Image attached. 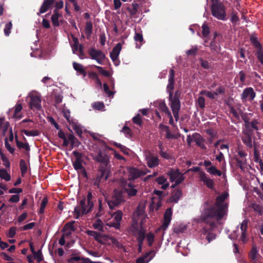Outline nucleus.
<instances>
[{"mask_svg": "<svg viewBox=\"0 0 263 263\" xmlns=\"http://www.w3.org/2000/svg\"><path fill=\"white\" fill-rule=\"evenodd\" d=\"M62 15L60 14L57 10H53V13L51 17V20L53 26L58 27L60 25L59 22V18L61 17Z\"/></svg>", "mask_w": 263, "mask_h": 263, "instance_id": "c85d7f7f", "label": "nucleus"}, {"mask_svg": "<svg viewBox=\"0 0 263 263\" xmlns=\"http://www.w3.org/2000/svg\"><path fill=\"white\" fill-rule=\"evenodd\" d=\"M12 23L11 22L7 23L5 25L4 31L5 34L6 36H9V34H10V33L11 32V29L12 28Z\"/></svg>", "mask_w": 263, "mask_h": 263, "instance_id": "09e8293b", "label": "nucleus"}, {"mask_svg": "<svg viewBox=\"0 0 263 263\" xmlns=\"http://www.w3.org/2000/svg\"><path fill=\"white\" fill-rule=\"evenodd\" d=\"M133 9H131L130 8L128 7L127 8V10L129 11L130 13V16H135L138 11V9L139 8V5L137 3H133L132 4Z\"/></svg>", "mask_w": 263, "mask_h": 263, "instance_id": "f704fd0d", "label": "nucleus"}, {"mask_svg": "<svg viewBox=\"0 0 263 263\" xmlns=\"http://www.w3.org/2000/svg\"><path fill=\"white\" fill-rule=\"evenodd\" d=\"M145 159L147 166L150 168L156 167L159 165V160L158 158L151 154L146 155Z\"/></svg>", "mask_w": 263, "mask_h": 263, "instance_id": "aec40b11", "label": "nucleus"}, {"mask_svg": "<svg viewBox=\"0 0 263 263\" xmlns=\"http://www.w3.org/2000/svg\"><path fill=\"white\" fill-rule=\"evenodd\" d=\"M34 226H35L34 222H30L28 224H27L24 226L22 228H21V229L22 230H24V231L30 230V229H32L34 227Z\"/></svg>", "mask_w": 263, "mask_h": 263, "instance_id": "680f3d73", "label": "nucleus"}, {"mask_svg": "<svg viewBox=\"0 0 263 263\" xmlns=\"http://www.w3.org/2000/svg\"><path fill=\"white\" fill-rule=\"evenodd\" d=\"M144 207L145 203L143 204H139L136 211L133 214V222L129 229V231L132 233L133 235L137 236L140 246H141L142 241L144 238L145 230L143 227L140 226L138 223L137 217L143 215Z\"/></svg>", "mask_w": 263, "mask_h": 263, "instance_id": "f03ea898", "label": "nucleus"}, {"mask_svg": "<svg viewBox=\"0 0 263 263\" xmlns=\"http://www.w3.org/2000/svg\"><path fill=\"white\" fill-rule=\"evenodd\" d=\"M249 256L251 259L253 261H256L258 259L259 255L258 253V250L256 247L253 246L250 252Z\"/></svg>", "mask_w": 263, "mask_h": 263, "instance_id": "c756f323", "label": "nucleus"}, {"mask_svg": "<svg viewBox=\"0 0 263 263\" xmlns=\"http://www.w3.org/2000/svg\"><path fill=\"white\" fill-rule=\"evenodd\" d=\"M73 43L71 44V47L73 53L77 54L81 59H84L86 56L83 51V46L79 44L78 39L73 34H71Z\"/></svg>", "mask_w": 263, "mask_h": 263, "instance_id": "423d86ee", "label": "nucleus"}, {"mask_svg": "<svg viewBox=\"0 0 263 263\" xmlns=\"http://www.w3.org/2000/svg\"><path fill=\"white\" fill-rule=\"evenodd\" d=\"M34 257L36 259L37 262H40L43 260L42 254L41 250H38L37 252L32 253Z\"/></svg>", "mask_w": 263, "mask_h": 263, "instance_id": "6e6d98bb", "label": "nucleus"}, {"mask_svg": "<svg viewBox=\"0 0 263 263\" xmlns=\"http://www.w3.org/2000/svg\"><path fill=\"white\" fill-rule=\"evenodd\" d=\"M206 171L212 175H217L218 176H220L221 175V172L219 170H218L214 166L208 168Z\"/></svg>", "mask_w": 263, "mask_h": 263, "instance_id": "c9c22d12", "label": "nucleus"}, {"mask_svg": "<svg viewBox=\"0 0 263 263\" xmlns=\"http://www.w3.org/2000/svg\"><path fill=\"white\" fill-rule=\"evenodd\" d=\"M123 200L122 195L121 191L115 190L111 200L108 201V204L110 209L114 206L118 205Z\"/></svg>", "mask_w": 263, "mask_h": 263, "instance_id": "f8f14e48", "label": "nucleus"}, {"mask_svg": "<svg viewBox=\"0 0 263 263\" xmlns=\"http://www.w3.org/2000/svg\"><path fill=\"white\" fill-rule=\"evenodd\" d=\"M55 0H44L40 10L37 13L38 15L47 11L48 9L53 5Z\"/></svg>", "mask_w": 263, "mask_h": 263, "instance_id": "4be33fe9", "label": "nucleus"}, {"mask_svg": "<svg viewBox=\"0 0 263 263\" xmlns=\"http://www.w3.org/2000/svg\"><path fill=\"white\" fill-rule=\"evenodd\" d=\"M99 72L102 75L106 77H109L110 76V72L109 71H106L102 68L101 67H99Z\"/></svg>", "mask_w": 263, "mask_h": 263, "instance_id": "69168bd1", "label": "nucleus"}, {"mask_svg": "<svg viewBox=\"0 0 263 263\" xmlns=\"http://www.w3.org/2000/svg\"><path fill=\"white\" fill-rule=\"evenodd\" d=\"M156 181L158 184L162 185L161 188L163 190L166 189L169 186V183H168L167 179L164 177L161 176L157 178Z\"/></svg>", "mask_w": 263, "mask_h": 263, "instance_id": "7c9ffc66", "label": "nucleus"}, {"mask_svg": "<svg viewBox=\"0 0 263 263\" xmlns=\"http://www.w3.org/2000/svg\"><path fill=\"white\" fill-rule=\"evenodd\" d=\"M71 125L78 136L81 138L83 134V127L78 123L75 122H72Z\"/></svg>", "mask_w": 263, "mask_h": 263, "instance_id": "cd10ccee", "label": "nucleus"}, {"mask_svg": "<svg viewBox=\"0 0 263 263\" xmlns=\"http://www.w3.org/2000/svg\"><path fill=\"white\" fill-rule=\"evenodd\" d=\"M171 101V108L173 111V115L176 121H178L179 119V111L180 109V104L179 100L177 97H170Z\"/></svg>", "mask_w": 263, "mask_h": 263, "instance_id": "9b49d317", "label": "nucleus"}, {"mask_svg": "<svg viewBox=\"0 0 263 263\" xmlns=\"http://www.w3.org/2000/svg\"><path fill=\"white\" fill-rule=\"evenodd\" d=\"M155 235L152 233H148L146 235V239L149 246H151L154 240Z\"/></svg>", "mask_w": 263, "mask_h": 263, "instance_id": "5fc2aeb1", "label": "nucleus"}, {"mask_svg": "<svg viewBox=\"0 0 263 263\" xmlns=\"http://www.w3.org/2000/svg\"><path fill=\"white\" fill-rule=\"evenodd\" d=\"M122 216L123 214L121 211H117L112 215L114 221L107 223V225L109 227H115L117 229H119L120 226V221L122 219Z\"/></svg>", "mask_w": 263, "mask_h": 263, "instance_id": "f3484780", "label": "nucleus"}, {"mask_svg": "<svg viewBox=\"0 0 263 263\" xmlns=\"http://www.w3.org/2000/svg\"><path fill=\"white\" fill-rule=\"evenodd\" d=\"M22 109V106L21 103H17L15 107L14 113L13 115V117L16 118H20L21 116L20 115V112Z\"/></svg>", "mask_w": 263, "mask_h": 263, "instance_id": "a19ab883", "label": "nucleus"}, {"mask_svg": "<svg viewBox=\"0 0 263 263\" xmlns=\"http://www.w3.org/2000/svg\"><path fill=\"white\" fill-rule=\"evenodd\" d=\"M67 141H70V144L69 145V149L71 150L74 147H78L81 143L77 139L76 137L72 134H67Z\"/></svg>", "mask_w": 263, "mask_h": 263, "instance_id": "b1692460", "label": "nucleus"}, {"mask_svg": "<svg viewBox=\"0 0 263 263\" xmlns=\"http://www.w3.org/2000/svg\"><path fill=\"white\" fill-rule=\"evenodd\" d=\"M174 71L173 69L170 71L168 83L167 86V90L169 93V97H173V90L174 88Z\"/></svg>", "mask_w": 263, "mask_h": 263, "instance_id": "412c9836", "label": "nucleus"}, {"mask_svg": "<svg viewBox=\"0 0 263 263\" xmlns=\"http://www.w3.org/2000/svg\"><path fill=\"white\" fill-rule=\"evenodd\" d=\"M253 209L255 211L258 212L260 214L263 213V208L259 206V205L254 204L253 206Z\"/></svg>", "mask_w": 263, "mask_h": 263, "instance_id": "338daca9", "label": "nucleus"}, {"mask_svg": "<svg viewBox=\"0 0 263 263\" xmlns=\"http://www.w3.org/2000/svg\"><path fill=\"white\" fill-rule=\"evenodd\" d=\"M220 38L219 37V34L215 32L212 42L210 44L211 49L216 53H218L220 50V46L219 44Z\"/></svg>", "mask_w": 263, "mask_h": 263, "instance_id": "6ab92c4d", "label": "nucleus"}, {"mask_svg": "<svg viewBox=\"0 0 263 263\" xmlns=\"http://www.w3.org/2000/svg\"><path fill=\"white\" fill-rule=\"evenodd\" d=\"M181 195L182 192L180 190H174L172 193L171 197L170 198V201L172 202H177Z\"/></svg>", "mask_w": 263, "mask_h": 263, "instance_id": "bb28decb", "label": "nucleus"}, {"mask_svg": "<svg viewBox=\"0 0 263 263\" xmlns=\"http://www.w3.org/2000/svg\"><path fill=\"white\" fill-rule=\"evenodd\" d=\"M202 34L204 37H207L209 36V35L210 34V28L208 25L204 23L203 25H202Z\"/></svg>", "mask_w": 263, "mask_h": 263, "instance_id": "4c0bfd02", "label": "nucleus"}, {"mask_svg": "<svg viewBox=\"0 0 263 263\" xmlns=\"http://www.w3.org/2000/svg\"><path fill=\"white\" fill-rule=\"evenodd\" d=\"M197 104L200 108H204L205 106L204 98L203 97H199L197 100Z\"/></svg>", "mask_w": 263, "mask_h": 263, "instance_id": "bf43d9fd", "label": "nucleus"}, {"mask_svg": "<svg viewBox=\"0 0 263 263\" xmlns=\"http://www.w3.org/2000/svg\"><path fill=\"white\" fill-rule=\"evenodd\" d=\"M23 133L28 136H36L39 135V132L37 130H27L24 129L23 130Z\"/></svg>", "mask_w": 263, "mask_h": 263, "instance_id": "c03bdc74", "label": "nucleus"}, {"mask_svg": "<svg viewBox=\"0 0 263 263\" xmlns=\"http://www.w3.org/2000/svg\"><path fill=\"white\" fill-rule=\"evenodd\" d=\"M242 140L243 143H245L248 146L251 147L252 146L251 139L250 136H247L246 137L243 138Z\"/></svg>", "mask_w": 263, "mask_h": 263, "instance_id": "e2e57ef3", "label": "nucleus"}, {"mask_svg": "<svg viewBox=\"0 0 263 263\" xmlns=\"http://www.w3.org/2000/svg\"><path fill=\"white\" fill-rule=\"evenodd\" d=\"M16 145L20 148H24L27 151H29L30 149L29 144L26 143H23L19 141H16Z\"/></svg>", "mask_w": 263, "mask_h": 263, "instance_id": "603ef678", "label": "nucleus"}, {"mask_svg": "<svg viewBox=\"0 0 263 263\" xmlns=\"http://www.w3.org/2000/svg\"><path fill=\"white\" fill-rule=\"evenodd\" d=\"M88 53L91 58L93 60H95L98 64H103V61L105 60V56L101 50L91 48L89 49Z\"/></svg>", "mask_w": 263, "mask_h": 263, "instance_id": "9d476101", "label": "nucleus"}, {"mask_svg": "<svg viewBox=\"0 0 263 263\" xmlns=\"http://www.w3.org/2000/svg\"><path fill=\"white\" fill-rule=\"evenodd\" d=\"M211 10L212 15L217 19L227 20L226 8L221 2H212Z\"/></svg>", "mask_w": 263, "mask_h": 263, "instance_id": "20e7f679", "label": "nucleus"}, {"mask_svg": "<svg viewBox=\"0 0 263 263\" xmlns=\"http://www.w3.org/2000/svg\"><path fill=\"white\" fill-rule=\"evenodd\" d=\"M172 217V210L171 208L167 209L165 211L164 217H163V221L161 226L160 227L159 229L162 230L163 231L165 230L168 226H169Z\"/></svg>", "mask_w": 263, "mask_h": 263, "instance_id": "dca6fc26", "label": "nucleus"}, {"mask_svg": "<svg viewBox=\"0 0 263 263\" xmlns=\"http://www.w3.org/2000/svg\"><path fill=\"white\" fill-rule=\"evenodd\" d=\"M172 182H175L176 184H178L184 180V177L178 170H171L168 173Z\"/></svg>", "mask_w": 263, "mask_h": 263, "instance_id": "2eb2a0df", "label": "nucleus"}, {"mask_svg": "<svg viewBox=\"0 0 263 263\" xmlns=\"http://www.w3.org/2000/svg\"><path fill=\"white\" fill-rule=\"evenodd\" d=\"M149 255V253H148L143 256L138 258L136 263H147L151 259V258H148Z\"/></svg>", "mask_w": 263, "mask_h": 263, "instance_id": "79ce46f5", "label": "nucleus"}, {"mask_svg": "<svg viewBox=\"0 0 263 263\" xmlns=\"http://www.w3.org/2000/svg\"><path fill=\"white\" fill-rule=\"evenodd\" d=\"M256 93L251 87L245 89L241 95V99L243 102L247 101H251L255 97Z\"/></svg>", "mask_w": 263, "mask_h": 263, "instance_id": "a211bd4d", "label": "nucleus"}, {"mask_svg": "<svg viewBox=\"0 0 263 263\" xmlns=\"http://www.w3.org/2000/svg\"><path fill=\"white\" fill-rule=\"evenodd\" d=\"M93 227L94 229H97L99 231H103V222L100 219H98L93 223Z\"/></svg>", "mask_w": 263, "mask_h": 263, "instance_id": "ea45409f", "label": "nucleus"}, {"mask_svg": "<svg viewBox=\"0 0 263 263\" xmlns=\"http://www.w3.org/2000/svg\"><path fill=\"white\" fill-rule=\"evenodd\" d=\"M58 136L59 138L63 140V145H67L68 143L66 140L67 138V135H66L62 130H60L58 133Z\"/></svg>", "mask_w": 263, "mask_h": 263, "instance_id": "de8ad7c7", "label": "nucleus"}, {"mask_svg": "<svg viewBox=\"0 0 263 263\" xmlns=\"http://www.w3.org/2000/svg\"><path fill=\"white\" fill-rule=\"evenodd\" d=\"M200 178L208 187L210 189H212L213 187L214 182L213 180L208 177L204 173H200Z\"/></svg>", "mask_w": 263, "mask_h": 263, "instance_id": "393cba45", "label": "nucleus"}, {"mask_svg": "<svg viewBox=\"0 0 263 263\" xmlns=\"http://www.w3.org/2000/svg\"><path fill=\"white\" fill-rule=\"evenodd\" d=\"M248 221L247 220H243L240 224V230L238 229V235L236 237L239 235V240L243 243H246L248 241V235L247 233Z\"/></svg>", "mask_w": 263, "mask_h": 263, "instance_id": "6e6552de", "label": "nucleus"}, {"mask_svg": "<svg viewBox=\"0 0 263 263\" xmlns=\"http://www.w3.org/2000/svg\"><path fill=\"white\" fill-rule=\"evenodd\" d=\"M92 195L91 192H89L87 196V203L85 198L81 200L79 205L76 206L74 211V216L76 218H78L80 216L86 214L89 212L93 207V202L91 201Z\"/></svg>", "mask_w": 263, "mask_h": 263, "instance_id": "7ed1b4c3", "label": "nucleus"}, {"mask_svg": "<svg viewBox=\"0 0 263 263\" xmlns=\"http://www.w3.org/2000/svg\"><path fill=\"white\" fill-rule=\"evenodd\" d=\"M74 68L77 71L78 75H83V77L86 76V73L84 67H74Z\"/></svg>", "mask_w": 263, "mask_h": 263, "instance_id": "4d7b16f0", "label": "nucleus"}, {"mask_svg": "<svg viewBox=\"0 0 263 263\" xmlns=\"http://www.w3.org/2000/svg\"><path fill=\"white\" fill-rule=\"evenodd\" d=\"M133 121L134 123L140 126L142 124V120L140 114H138L133 118Z\"/></svg>", "mask_w": 263, "mask_h": 263, "instance_id": "864d4df0", "label": "nucleus"}, {"mask_svg": "<svg viewBox=\"0 0 263 263\" xmlns=\"http://www.w3.org/2000/svg\"><path fill=\"white\" fill-rule=\"evenodd\" d=\"M200 94L201 95H205L212 99H214L215 97V93L214 92L208 91L204 90L201 91Z\"/></svg>", "mask_w": 263, "mask_h": 263, "instance_id": "3c124183", "label": "nucleus"}, {"mask_svg": "<svg viewBox=\"0 0 263 263\" xmlns=\"http://www.w3.org/2000/svg\"><path fill=\"white\" fill-rule=\"evenodd\" d=\"M123 43H122L120 42L118 43L110 53V57L112 61L114 62L115 66H118L119 64L118 57L122 49V46Z\"/></svg>", "mask_w": 263, "mask_h": 263, "instance_id": "4468645a", "label": "nucleus"}, {"mask_svg": "<svg viewBox=\"0 0 263 263\" xmlns=\"http://www.w3.org/2000/svg\"><path fill=\"white\" fill-rule=\"evenodd\" d=\"M73 166L74 169L77 171L83 170L84 176H86V172L84 170L83 166L82 164V160H76L73 163Z\"/></svg>", "mask_w": 263, "mask_h": 263, "instance_id": "2f4dec72", "label": "nucleus"}, {"mask_svg": "<svg viewBox=\"0 0 263 263\" xmlns=\"http://www.w3.org/2000/svg\"><path fill=\"white\" fill-rule=\"evenodd\" d=\"M125 191L129 196H134L137 193V190L133 187L130 184L128 185V188L126 189Z\"/></svg>", "mask_w": 263, "mask_h": 263, "instance_id": "49530a36", "label": "nucleus"}, {"mask_svg": "<svg viewBox=\"0 0 263 263\" xmlns=\"http://www.w3.org/2000/svg\"><path fill=\"white\" fill-rule=\"evenodd\" d=\"M20 165L22 174H25L27 171V165L26 162L24 160H21Z\"/></svg>", "mask_w": 263, "mask_h": 263, "instance_id": "8fccbe9b", "label": "nucleus"}, {"mask_svg": "<svg viewBox=\"0 0 263 263\" xmlns=\"http://www.w3.org/2000/svg\"><path fill=\"white\" fill-rule=\"evenodd\" d=\"M92 24L91 22H87L85 27V31L87 39L90 37L92 33Z\"/></svg>", "mask_w": 263, "mask_h": 263, "instance_id": "72a5a7b5", "label": "nucleus"}, {"mask_svg": "<svg viewBox=\"0 0 263 263\" xmlns=\"http://www.w3.org/2000/svg\"><path fill=\"white\" fill-rule=\"evenodd\" d=\"M16 228L15 227H11L10 228L8 234V237L10 238H12L14 236L16 233Z\"/></svg>", "mask_w": 263, "mask_h": 263, "instance_id": "0e129e2a", "label": "nucleus"}, {"mask_svg": "<svg viewBox=\"0 0 263 263\" xmlns=\"http://www.w3.org/2000/svg\"><path fill=\"white\" fill-rule=\"evenodd\" d=\"M228 196L229 194L227 192L222 193L216 198L214 206L211 207L208 202H205L204 210L201 215L202 220L208 223L213 217H217L218 219H220L226 215L227 213L228 204H224L223 202Z\"/></svg>", "mask_w": 263, "mask_h": 263, "instance_id": "f257e3e1", "label": "nucleus"}, {"mask_svg": "<svg viewBox=\"0 0 263 263\" xmlns=\"http://www.w3.org/2000/svg\"><path fill=\"white\" fill-rule=\"evenodd\" d=\"M20 197L17 195H12L9 199V201L11 202L16 203L19 201Z\"/></svg>", "mask_w": 263, "mask_h": 263, "instance_id": "774afa93", "label": "nucleus"}, {"mask_svg": "<svg viewBox=\"0 0 263 263\" xmlns=\"http://www.w3.org/2000/svg\"><path fill=\"white\" fill-rule=\"evenodd\" d=\"M0 178L6 181H9L11 180V176L8 174L6 170L0 167Z\"/></svg>", "mask_w": 263, "mask_h": 263, "instance_id": "473e14b6", "label": "nucleus"}, {"mask_svg": "<svg viewBox=\"0 0 263 263\" xmlns=\"http://www.w3.org/2000/svg\"><path fill=\"white\" fill-rule=\"evenodd\" d=\"M30 99L29 105L31 109H40L41 108V97L36 91L31 92L28 96Z\"/></svg>", "mask_w": 263, "mask_h": 263, "instance_id": "0eeeda50", "label": "nucleus"}, {"mask_svg": "<svg viewBox=\"0 0 263 263\" xmlns=\"http://www.w3.org/2000/svg\"><path fill=\"white\" fill-rule=\"evenodd\" d=\"M134 39L136 42H139L140 43V45H139L138 44H136V48H140L141 46L142 42H143V38L142 34L136 32L134 36Z\"/></svg>", "mask_w": 263, "mask_h": 263, "instance_id": "e433bc0d", "label": "nucleus"}, {"mask_svg": "<svg viewBox=\"0 0 263 263\" xmlns=\"http://www.w3.org/2000/svg\"><path fill=\"white\" fill-rule=\"evenodd\" d=\"M199 51L197 45L192 46V48L185 51V56L188 60H192L196 58Z\"/></svg>", "mask_w": 263, "mask_h": 263, "instance_id": "5701e85b", "label": "nucleus"}, {"mask_svg": "<svg viewBox=\"0 0 263 263\" xmlns=\"http://www.w3.org/2000/svg\"><path fill=\"white\" fill-rule=\"evenodd\" d=\"M92 107L94 109L102 110L104 107V105L102 102H97L92 104Z\"/></svg>", "mask_w": 263, "mask_h": 263, "instance_id": "13d9d810", "label": "nucleus"}, {"mask_svg": "<svg viewBox=\"0 0 263 263\" xmlns=\"http://www.w3.org/2000/svg\"><path fill=\"white\" fill-rule=\"evenodd\" d=\"M159 147L160 149V154L161 157H162L166 159H169L170 158H171V155L168 153L162 151L163 147H162V143L161 142H160L159 143Z\"/></svg>", "mask_w": 263, "mask_h": 263, "instance_id": "37998d69", "label": "nucleus"}, {"mask_svg": "<svg viewBox=\"0 0 263 263\" xmlns=\"http://www.w3.org/2000/svg\"><path fill=\"white\" fill-rule=\"evenodd\" d=\"M74 222L72 221L66 223L64 227L63 230L65 236H69L71 234V232L74 231L73 224Z\"/></svg>", "mask_w": 263, "mask_h": 263, "instance_id": "a878e982", "label": "nucleus"}, {"mask_svg": "<svg viewBox=\"0 0 263 263\" xmlns=\"http://www.w3.org/2000/svg\"><path fill=\"white\" fill-rule=\"evenodd\" d=\"M250 40L253 46L256 49L255 55L258 60L263 65V49L261 45L258 42L257 38L254 35L250 36Z\"/></svg>", "mask_w": 263, "mask_h": 263, "instance_id": "1a4fd4ad", "label": "nucleus"}, {"mask_svg": "<svg viewBox=\"0 0 263 263\" xmlns=\"http://www.w3.org/2000/svg\"><path fill=\"white\" fill-rule=\"evenodd\" d=\"M159 109L164 112L167 116H170V111L165 103L161 102L159 105Z\"/></svg>", "mask_w": 263, "mask_h": 263, "instance_id": "58836bf2", "label": "nucleus"}, {"mask_svg": "<svg viewBox=\"0 0 263 263\" xmlns=\"http://www.w3.org/2000/svg\"><path fill=\"white\" fill-rule=\"evenodd\" d=\"M48 200L47 199L44 198L41 203L40 209V213H42L44 212V210L47 203Z\"/></svg>", "mask_w": 263, "mask_h": 263, "instance_id": "052dcab7", "label": "nucleus"}, {"mask_svg": "<svg viewBox=\"0 0 263 263\" xmlns=\"http://www.w3.org/2000/svg\"><path fill=\"white\" fill-rule=\"evenodd\" d=\"M230 21L234 25H235L239 21V17L236 12L233 11L231 13Z\"/></svg>", "mask_w": 263, "mask_h": 263, "instance_id": "a18cd8bd", "label": "nucleus"}, {"mask_svg": "<svg viewBox=\"0 0 263 263\" xmlns=\"http://www.w3.org/2000/svg\"><path fill=\"white\" fill-rule=\"evenodd\" d=\"M86 233L88 235L93 236L100 243L109 245H114L119 246L118 241L114 238L105 235H101L93 231L88 230Z\"/></svg>", "mask_w": 263, "mask_h": 263, "instance_id": "39448f33", "label": "nucleus"}, {"mask_svg": "<svg viewBox=\"0 0 263 263\" xmlns=\"http://www.w3.org/2000/svg\"><path fill=\"white\" fill-rule=\"evenodd\" d=\"M148 172H149V171L147 168L142 170L131 167L128 169L129 177L131 179H137L140 176L145 175Z\"/></svg>", "mask_w": 263, "mask_h": 263, "instance_id": "ddd939ff", "label": "nucleus"}]
</instances>
